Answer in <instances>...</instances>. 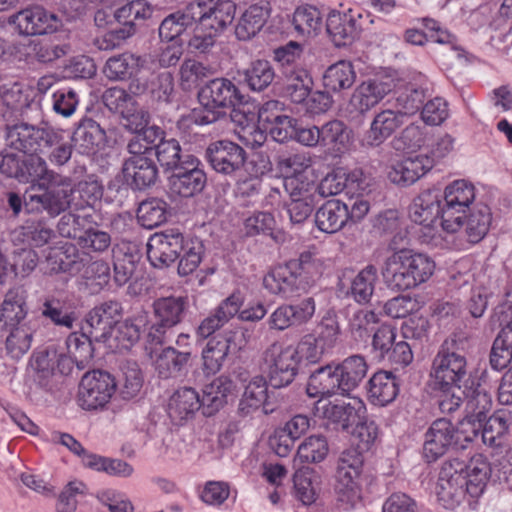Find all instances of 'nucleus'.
<instances>
[{
	"instance_id": "obj_38",
	"label": "nucleus",
	"mask_w": 512,
	"mask_h": 512,
	"mask_svg": "<svg viewBox=\"0 0 512 512\" xmlns=\"http://www.w3.org/2000/svg\"><path fill=\"white\" fill-rule=\"evenodd\" d=\"M262 405L264 406L265 412L268 413L267 381L264 377L257 376L246 386L239 402L238 411L241 416L245 417L259 409Z\"/></svg>"
},
{
	"instance_id": "obj_44",
	"label": "nucleus",
	"mask_w": 512,
	"mask_h": 512,
	"mask_svg": "<svg viewBox=\"0 0 512 512\" xmlns=\"http://www.w3.org/2000/svg\"><path fill=\"white\" fill-rule=\"evenodd\" d=\"M467 240L478 243L487 234L491 224L490 208L485 204L476 205L463 219Z\"/></svg>"
},
{
	"instance_id": "obj_31",
	"label": "nucleus",
	"mask_w": 512,
	"mask_h": 512,
	"mask_svg": "<svg viewBox=\"0 0 512 512\" xmlns=\"http://www.w3.org/2000/svg\"><path fill=\"white\" fill-rule=\"evenodd\" d=\"M176 170L170 178L171 190L174 193L188 198L204 189L207 178L203 170L197 167L186 169L182 166Z\"/></svg>"
},
{
	"instance_id": "obj_12",
	"label": "nucleus",
	"mask_w": 512,
	"mask_h": 512,
	"mask_svg": "<svg viewBox=\"0 0 512 512\" xmlns=\"http://www.w3.org/2000/svg\"><path fill=\"white\" fill-rule=\"evenodd\" d=\"M391 85L377 79L362 82L353 91L346 106V114L350 120L361 121L362 116L375 107L389 92Z\"/></svg>"
},
{
	"instance_id": "obj_21",
	"label": "nucleus",
	"mask_w": 512,
	"mask_h": 512,
	"mask_svg": "<svg viewBox=\"0 0 512 512\" xmlns=\"http://www.w3.org/2000/svg\"><path fill=\"white\" fill-rule=\"evenodd\" d=\"M264 287L273 294H281L288 298L300 291L310 288V282L304 281L298 273L288 266H279L268 273L263 279Z\"/></svg>"
},
{
	"instance_id": "obj_29",
	"label": "nucleus",
	"mask_w": 512,
	"mask_h": 512,
	"mask_svg": "<svg viewBox=\"0 0 512 512\" xmlns=\"http://www.w3.org/2000/svg\"><path fill=\"white\" fill-rule=\"evenodd\" d=\"M270 14L268 4L250 5L238 19L235 35L241 41L256 36L266 24Z\"/></svg>"
},
{
	"instance_id": "obj_48",
	"label": "nucleus",
	"mask_w": 512,
	"mask_h": 512,
	"mask_svg": "<svg viewBox=\"0 0 512 512\" xmlns=\"http://www.w3.org/2000/svg\"><path fill=\"white\" fill-rule=\"evenodd\" d=\"M490 365L495 370H502L512 360V321L508 322L499 332L493 342L490 357Z\"/></svg>"
},
{
	"instance_id": "obj_14",
	"label": "nucleus",
	"mask_w": 512,
	"mask_h": 512,
	"mask_svg": "<svg viewBox=\"0 0 512 512\" xmlns=\"http://www.w3.org/2000/svg\"><path fill=\"white\" fill-rule=\"evenodd\" d=\"M17 25L20 33L25 35H41L56 31L62 24L61 19L42 6L24 9L10 18Z\"/></svg>"
},
{
	"instance_id": "obj_23",
	"label": "nucleus",
	"mask_w": 512,
	"mask_h": 512,
	"mask_svg": "<svg viewBox=\"0 0 512 512\" xmlns=\"http://www.w3.org/2000/svg\"><path fill=\"white\" fill-rule=\"evenodd\" d=\"M455 429L450 420L439 418L435 420L426 432L424 456L429 462L441 457L453 442Z\"/></svg>"
},
{
	"instance_id": "obj_64",
	"label": "nucleus",
	"mask_w": 512,
	"mask_h": 512,
	"mask_svg": "<svg viewBox=\"0 0 512 512\" xmlns=\"http://www.w3.org/2000/svg\"><path fill=\"white\" fill-rule=\"evenodd\" d=\"M102 101L110 111L120 113L123 117H128L136 106L133 96L121 87L106 89L102 95Z\"/></svg>"
},
{
	"instance_id": "obj_36",
	"label": "nucleus",
	"mask_w": 512,
	"mask_h": 512,
	"mask_svg": "<svg viewBox=\"0 0 512 512\" xmlns=\"http://www.w3.org/2000/svg\"><path fill=\"white\" fill-rule=\"evenodd\" d=\"M370 401L378 406H385L395 400L399 392L396 377L387 371L375 373L368 382Z\"/></svg>"
},
{
	"instance_id": "obj_47",
	"label": "nucleus",
	"mask_w": 512,
	"mask_h": 512,
	"mask_svg": "<svg viewBox=\"0 0 512 512\" xmlns=\"http://www.w3.org/2000/svg\"><path fill=\"white\" fill-rule=\"evenodd\" d=\"M8 334L5 349L9 356L19 359L26 354L32 345L33 330L27 323L6 326Z\"/></svg>"
},
{
	"instance_id": "obj_13",
	"label": "nucleus",
	"mask_w": 512,
	"mask_h": 512,
	"mask_svg": "<svg viewBox=\"0 0 512 512\" xmlns=\"http://www.w3.org/2000/svg\"><path fill=\"white\" fill-rule=\"evenodd\" d=\"M205 157L217 173L235 175L244 166L246 151L232 141L219 140L208 145Z\"/></svg>"
},
{
	"instance_id": "obj_8",
	"label": "nucleus",
	"mask_w": 512,
	"mask_h": 512,
	"mask_svg": "<svg viewBox=\"0 0 512 512\" xmlns=\"http://www.w3.org/2000/svg\"><path fill=\"white\" fill-rule=\"evenodd\" d=\"M188 307L187 297L168 296L156 299L152 305L154 322L149 332L152 341L162 344L166 332L182 322Z\"/></svg>"
},
{
	"instance_id": "obj_30",
	"label": "nucleus",
	"mask_w": 512,
	"mask_h": 512,
	"mask_svg": "<svg viewBox=\"0 0 512 512\" xmlns=\"http://www.w3.org/2000/svg\"><path fill=\"white\" fill-rule=\"evenodd\" d=\"M195 4L189 3L183 9H179L167 15L159 26L161 40L170 42L182 35L196 22L194 16Z\"/></svg>"
},
{
	"instance_id": "obj_7",
	"label": "nucleus",
	"mask_w": 512,
	"mask_h": 512,
	"mask_svg": "<svg viewBox=\"0 0 512 512\" xmlns=\"http://www.w3.org/2000/svg\"><path fill=\"white\" fill-rule=\"evenodd\" d=\"M467 359L465 355L438 351L433 358L430 378L433 390L455 389L462 387L467 378Z\"/></svg>"
},
{
	"instance_id": "obj_52",
	"label": "nucleus",
	"mask_w": 512,
	"mask_h": 512,
	"mask_svg": "<svg viewBox=\"0 0 512 512\" xmlns=\"http://www.w3.org/2000/svg\"><path fill=\"white\" fill-rule=\"evenodd\" d=\"M46 152H49L48 159L51 164L61 167L71 159L73 146L65 140L61 130L52 127L44 141L43 153Z\"/></svg>"
},
{
	"instance_id": "obj_9",
	"label": "nucleus",
	"mask_w": 512,
	"mask_h": 512,
	"mask_svg": "<svg viewBox=\"0 0 512 512\" xmlns=\"http://www.w3.org/2000/svg\"><path fill=\"white\" fill-rule=\"evenodd\" d=\"M52 127L37 126L25 121L7 122L5 137L7 145L24 154H43L44 141Z\"/></svg>"
},
{
	"instance_id": "obj_57",
	"label": "nucleus",
	"mask_w": 512,
	"mask_h": 512,
	"mask_svg": "<svg viewBox=\"0 0 512 512\" xmlns=\"http://www.w3.org/2000/svg\"><path fill=\"white\" fill-rule=\"evenodd\" d=\"M66 346L79 370L89 367L94 351L90 337L84 333H71L66 340Z\"/></svg>"
},
{
	"instance_id": "obj_53",
	"label": "nucleus",
	"mask_w": 512,
	"mask_h": 512,
	"mask_svg": "<svg viewBox=\"0 0 512 512\" xmlns=\"http://www.w3.org/2000/svg\"><path fill=\"white\" fill-rule=\"evenodd\" d=\"M117 383L123 399L137 396L143 386V375L138 363L132 360L122 363Z\"/></svg>"
},
{
	"instance_id": "obj_51",
	"label": "nucleus",
	"mask_w": 512,
	"mask_h": 512,
	"mask_svg": "<svg viewBox=\"0 0 512 512\" xmlns=\"http://www.w3.org/2000/svg\"><path fill=\"white\" fill-rule=\"evenodd\" d=\"M329 453V445L325 436L311 435L304 439L297 449L294 464L320 463Z\"/></svg>"
},
{
	"instance_id": "obj_5",
	"label": "nucleus",
	"mask_w": 512,
	"mask_h": 512,
	"mask_svg": "<svg viewBox=\"0 0 512 512\" xmlns=\"http://www.w3.org/2000/svg\"><path fill=\"white\" fill-rule=\"evenodd\" d=\"M363 455L357 449L344 450L337 461L335 492L338 501L353 507L361 497L358 478L363 467Z\"/></svg>"
},
{
	"instance_id": "obj_39",
	"label": "nucleus",
	"mask_w": 512,
	"mask_h": 512,
	"mask_svg": "<svg viewBox=\"0 0 512 512\" xmlns=\"http://www.w3.org/2000/svg\"><path fill=\"white\" fill-rule=\"evenodd\" d=\"M57 349L47 347L33 353L29 365L32 377L41 387H47L56 374Z\"/></svg>"
},
{
	"instance_id": "obj_60",
	"label": "nucleus",
	"mask_w": 512,
	"mask_h": 512,
	"mask_svg": "<svg viewBox=\"0 0 512 512\" xmlns=\"http://www.w3.org/2000/svg\"><path fill=\"white\" fill-rule=\"evenodd\" d=\"M312 84V78L306 70H293L288 76L284 94L292 102L302 104L309 96Z\"/></svg>"
},
{
	"instance_id": "obj_16",
	"label": "nucleus",
	"mask_w": 512,
	"mask_h": 512,
	"mask_svg": "<svg viewBox=\"0 0 512 512\" xmlns=\"http://www.w3.org/2000/svg\"><path fill=\"white\" fill-rule=\"evenodd\" d=\"M315 313V301L308 297L295 305H280L269 317V328L284 331L293 325L308 322Z\"/></svg>"
},
{
	"instance_id": "obj_17",
	"label": "nucleus",
	"mask_w": 512,
	"mask_h": 512,
	"mask_svg": "<svg viewBox=\"0 0 512 512\" xmlns=\"http://www.w3.org/2000/svg\"><path fill=\"white\" fill-rule=\"evenodd\" d=\"M433 166V159L419 154L396 161L388 171L389 180L397 185L408 186L415 183Z\"/></svg>"
},
{
	"instance_id": "obj_34",
	"label": "nucleus",
	"mask_w": 512,
	"mask_h": 512,
	"mask_svg": "<svg viewBox=\"0 0 512 512\" xmlns=\"http://www.w3.org/2000/svg\"><path fill=\"white\" fill-rule=\"evenodd\" d=\"M143 60L130 52H124L107 59L103 74L111 81H126L131 79L142 66Z\"/></svg>"
},
{
	"instance_id": "obj_26",
	"label": "nucleus",
	"mask_w": 512,
	"mask_h": 512,
	"mask_svg": "<svg viewBox=\"0 0 512 512\" xmlns=\"http://www.w3.org/2000/svg\"><path fill=\"white\" fill-rule=\"evenodd\" d=\"M348 205L331 199L323 203L315 213L317 228L325 233H336L348 223Z\"/></svg>"
},
{
	"instance_id": "obj_18",
	"label": "nucleus",
	"mask_w": 512,
	"mask_h": 512,
	"mask_svg": "<svg viewBox=\"0 0 512 512\" xmlns=\"http://www.w3.org/2000/svg\"><path fill=\"white\" fill-rule=\"evenodd\" d=\"M407 249H399L387 257L381 266V275L386 286L394 291L413 289L411 274L409 273Z\"/></svg>"
},
{
	"instance_id": "obj_33",
	"label": "nucleus",
	"mask_w": 512,
	"mask_h": 512,
	"mask_svg": "<svg viewBox=\"0 0 512 512\" xmlns=\"http://www.w3.org/2000/svg\"><path fill=\"white\" fill-rule=\"evenodd\" d=\"M326 30L337 47L349 45L357 37L356 21L345 13L331 12L327 17Z\"/></svg>"
},
{
	"instance_id": "obj_40",
	"label": "nucleus",
	"mask_w": 512,
	"mask_h": 512,
	"mask_svg": "<svg viewBox=\"0 0 512 512\" xmlns=\"http://www.w3.org/2000/svg\"><path fill=\"white\" fill-rule=\"evenodd\" d=\"M105 139V132L100 125L92 120H83L73 133L72 141L82 154H92Z\"/></svg>"
},
{
	"instance_id": "obj_2",
	"label": "nucleus",
	"mask_w": 512,
	"mask_h": 512,
	"mask_svg": "<svg viewBox=\"0 0 512 512\" xmlns=\"http://www.w3.org/2000/svg\"><path fill=\"white\" fill-rule=\"evenodd\" d=\"M24 160L23 182H37L42 193L27 191L24 195V207L27 212L46 211L56 217L68 210L74 200L75 183L69 176L50 169L40 154H29Z\"/></svg>"
},
{
	"instance_id": "obj_10",
	"label": "nucleus",
	"mask_w": 512,
	"mask_h": 512,
	"mask_svg": "<svg viewBox=\"0 0 512 512\" xmlns=\"http://www.w3.org/2000/svg\"><path fill=\"white\" fill-rule=\"evenodd\" d=\"M115 387L114 378L107 372L86 373L79 385L78 401L80 406L86 410L103 407L110 400Z\"/></svg>"
},
{
	"instance_id": "obj_59",
	"label": "nucleus",
	"mask_w": 512,
	"mask_h": 512,
	"mask_svg": "<svg viewBox=\"0 0 512 512\" xmlns=\"http://www.w3.org/2000/svg\"><path fill=\"white\" fill-rule=\"evenodd\" d=\"M205 252L203 242L196 237L185 238L178 264V273L187 276L193 273L202 261Z\"/></svg>"
},
{
	"instance_id": "obj_37",
	"label": "nucleus",
	"mask_w": 512,
	"mask_h": 512,
	"mask_svg": "<svg viewBox=\"0 0 512 512\" xmlns=\"http://www.w3.org/2000/svg\"><path fill=\"white\" fill-rule=\"evenodd\" d=\"M234 390L233 382L226 376L215 378L205 386L202 396V413L205 416H212L227 401V396Z\"/></svg>"
},
{
	"instance_id": "obj_25",
	"label": "nucleus",
	"mask_w": 512,
	"mask_h": 512,
	"mask_svg": "<svg viewBox=\"0 0 512 512\" xmlns=\"http://www.w3.org/2000/svg\"><path fill=\"white\" fill-rule=\"evenodd\" d=\"M365 412L364 402L359 398H352L349 402L328 403L324 407L323 415L343 431H347L364 417Z\"/></svg>"
},
{
	"instance_id": "obj_56",
	"label": "nucleus",
	"mask_w": 512,
	"mask_h": 512,
	"mask_svg": "<svg viewBox=\"0 0 512 512\" xmlns=\"http://www.w3.org/2000/svg\"><path fill=\"white\" fill-rule=\"evenodd\" d=\"M41 315L54 325L71 329L75 321L74 313L65 301L55 296H46L40 307Z\"/></svg>"
},
{
	"instance_id": "obj_45",
	"label": "nucleus",
	"mask_w": 512,
	"mask_h": 512,
	"mask_svg": "<svg viewBox=\"0 0 512 512\" xmlns=\"http://www.w3.org/2000/svg\"><path fill=\"white\" fill-rule=\"evenodd\" d=\"M377 281L378 269L376 266L372 264L365 266L351 281L349 289L351 297L359 304L368 303L374 294Z\"/></svg>"
},
{
	"instance_id": "obj_6",
	"label": "nucleus",
	"mask_w": 512,
	"mask_h": 512,
	"mask_svg": "<svg viewBox=\"0 0 512 512\" xmlns=\"http://www.w3.org/2000/svg\"><path fill=\"white\" fill-rule=\"evenodd\" d=\"M441 209V226L448 233L463 227V219L475 199L474 186L465 180H456L445 188Z\"/></svg>"
},
{
	"instance_id": "obj_19",
	"label": "nucleus",
	"mask_w": 512,
	"mask_h": 512,
	"mask_svg": "<svg viewBox=\"0 0 512 512\" xmlns=\"http://www.w3.org/2000/svg\"><path fill=\"white\" fill-rule=\"evenodd\" d=\"M124 180L133 189L142 190L155 184L158 168L149 156H131L122 166Z\"/></svg>"
},
{
	"instance_id": "obj_20",
	"label": "nucleus",
	"mask_w": 512,
	"mask_h": 512,
	"mask_svg": "<svg viewBox=\"0 0 512 512\" xmlns=\"http://www.w3.org/2000/svg\"><path fill=\"white\" fill-rule=\"evenodd\" d=\"M342 385L334 363L317 368L313 371L306 385V393L310 398H329L342 395Z\"/></svg>"
},
{
	"instance_id": "obj_54",
	"label": "nucleus",
	"mask_w": 512,
	"mask_h": 512,
	"mask_svg": "<svg viewBox=\"0 0 512 512\" xmlns=\"http://www.w3.org/2000/svg\"><path fill=\"white\" fill-rule=\"evenodd\" d=\"M276 164L279 171L286 176L282 184L288 191L289 186H294L295 177L306 171L312 161L306 153H294L279 155Z\"/></svg>"
},
{
	"instance_id": "obj_28",
	"label": "nucleus",
	"mask_w": 512,
	"mask_h": 512,
	"mask_svg": "<svg viewBox=\"0 0 512 512\" xmlns=\"http://www.w3.org/2000/svg\"><path fill=\"white\" fill-rule=\"evenodd\" d=\"M202 398L190 387H183L174 392L168 404V414L173 421L187 420L202 408Z\"/></svg>"
},
{
	"instance_id": "obj_41",
	"label": "nucleus",
	"mask_w": 512,
	"mask_h": 512,
	"mask_svg": "<svg viewBox=\"0 0 512 512\" xmlns=\"http://www.w3.org/2000/svg\"><path fill=\"white\" fill-rule=\"evenodd\" d=\"M190 356V352L178 351L171 346L164 348L155 359L158 376L162 379L177 377L187 365Z\"/></svg>"
},
{
	"instance_id": "obj_22",
	"label": "nucleus",
	"mask_w": 512,
	"mask_h": 512,
	"mask_svg": "<svg viewBox=\"0 0 512 512\" xmlns=\"http://www.w3.org/2000/svg\"><path fill=\"white\" fill-rule=\"evenodd\" d=\"M242 305L243 297L241 293H232L209 316L201 321L196 330L197 335L201 338H208L237 315Z\"/></svg>"
},
{
	"instance_id": "obj_46",
	"label": "nucleus",
	"mask_w": 512,
	"mask_h": 512,
	"mask_svg": "<svg viewBox=\"0 0 512 512\" xmlns=\"http://www.w3.org/2000/svg\"><path fill=\"white\" fill-rule=\"evenodd\" d=\"M356 80L354 67L349 61H339L325 71L324 87L333 92H340L352 87Z\"/></svg>"
},
{
	"instance_id": "obj_27",
	"label": "nucleus",
	"mask_w": 512,
	"mask_h": 512,
	"mask_svg": "<svg viewBox=\"0 0 512 512\" xmlns=\"http://www.w3.org/2000/svg\"><path fill=\"white\" fill-rule=\"evenodd\" d=\"M403 125V117L397 111L386 109L375 115L370 129L365 135L366 145L376 147L389 138L400 126Z\"/></svg>"
},
{
	"instance_id": "obj_35",
	"label": "nucleus",
	"mask_w": 512,
	"mask_h": 512,
	"mask_svg": "<svg viewBox=\"0 0 512 512\" xmlns=\"http://www.w3.org/2000/svg\"><path fill=\"white\" fill-rule=\"evenodd\" d=\"M28 312L26 304V291L21 286L10 288L1 304L0 321L5 326L22 324Z\"/></svg>"
},
{
	"instance_id": "obj_63",
	"label": "nucleus",
	"mask_w": 512,
	"mask_h": 512,
	"mask_svg": "<svg viewBox=\"0 0 512 512\" xmlns=\"http://www.w3.org/2000/svg\"><path fill=\"white\" fill-rule=\"evenodd\" d=\"M292 23L300 35L310 36L320 29L322 15L314 6L299 7L294 12Z\"/></svg>"
},
{
	"instance_id": "obj_62",
	"label": "nucleus",
	"mask_w": 512,
	"mask_h": 512,
	"mask_svg": "<svg viewBox=\"0 0 512 512\" xmlns=\"http://www.w3.org/2000/svg\"><path fill=\"white\" fill-rule=\"evenodd\" d=\"M409 273L414 287L426 282L433 274L435 263L428 256L407 249L406 255Z\"/></svg>"
},
{
	"instance_id": "obj_11",
	"label": "nucleus",
	"mask_w": 512,
	"mask_h": 512,
	"mask_svg": "<svg viewBox=\"0 0 512 512\" xmlns=\"http://www.w3.org/2000/svg\"><path fill=\"white\" fill-rule=\"evenodd\" d=\"M184 245V235L174 229L153 234L147 243V257L157 268L168 267L179 259Z\"/></svg>"
},
{
	"instance_id": "obj_15",
	"label": "nucleus",
	"mask_w": 512,
	"mask_h": 512,
	"mask_svg": "<svg viewBox=\"0 0 512 512\" xmlns=\"http://www.w3.org/2000/svg\"><path fill=\"white\" fill-rule=\"evenodd\" d=\"M193 3L200 9L198 19L213 33L224 31L235 18L236 4L232 0H195Z\"/></svg>"
},
{
	"instance_id": "obj_24",
	"label": "nucleus",
	"mask_w": 512,
	"mask_h": 512,
	"mask_svg": "<svg viewBox=\"0 0 512 512\" xmlns=\"http://www.w3.org/2000/svg\"><path fill=\"white\" fill-rule=\"evenodd\" d=\"M441 199L442 194L438 189L422 191L410 205L411 220L420 225H432L439 217L441 218Z\"/></svg>"
},
{
	"instance_id": "obj_61",
	"label": "nucleus",
	"mask_w": 512,
	"mask_h": 512,
	"mask_svg": "<svg viewBox=\"0 0 512 512\" xmlns=\"http://www.w3.org/2000/svg\"><path fill=\"white\" fill-rule=\"evenodd\" d=\"M320 147L340 150L348 141L346 125L337 119L319 126Z\"/></svg>"
},
{
	"instance_id": "obj_50",
	"label": "nucleus",
	"mask_w": 512,
	"mask_h": 512,
	"mask_svg": "<svg viewBox=\"0 0 512 512\" xmlns=\"http://www.w3.org/2000/svg\"><path fill=\"white\" fill-rule=\"evenodd\" d=\"M276 220L270 212H255L244 222V230L247 236L269 235L276 242H283L285 234L282 231H275Z\"/></svg>"
},
{
	"instance_id": "obj_42",
	"label": "nucleus",
	"mask_w": 512,
	"mask_h": 512,
	"mask_svg": "<svg viewBox=\"0 0 512 512\" xmlns=\"http://www.w3.org/2000/svg\"><path fill=\"white\" fill-rule=\"evenodd\" d=\"M231 339L226 336L211 338L202 351L203 368L207 374L219 372L229 354Z\"/></svg>"
},
{
	"instance_id": "obj_3",
	"label": "nucleus",
	"mask_w": 512,
	"mask_h": 512,
	"mask_svg": "<svg viewBox=\"0 0 512 512\" xmlns=\"http://www.w3.org/2000/svg\"><path fill=\"white\" fill-rule=\"evenodd\" d=\"M198 98L203 111L195 115V122L201 125L216 122L225 114V109L244 101L237 86L227 78L210 80L200 89Z\"/></svg>"
},
{
	"instance_id": "obj_58",
	"label": "nucleus",
	"mask_w": 512,
	"mask_h": 512,
	"mask_svg": "<svg viewBox=\"0 0 512 512\" xmlns=\"http://www.w3.org/2000/svg\"><path fill=\"white\" fill-rule=\"evenodd\" d=\"M168 204L159 198H151L143 201L137 210V218L140 224L148 229H153L167 219Z\"/></svg>"
},
{
	"instance_id": "obj_1",
	"label": "nucleus",
	"mask_w": 512,
	"mask_h": 512,
	"mask_svg": "<svg viewBox=\"0 0 512 512\" xmlns=\"http://www.w3.org/2000/svg\"><path fill=\"white\" fill-rule=\"evenodd\" d=\"M490 474V464L482 454L474 455L467 463L459 458L445 461L438 477V501L451 510L465 499L469 505L476 503L486 488Z\"/></svg>"
},
{
	"instance_id": "obj_43",
	"label": "nucleus",
	"mask_w": 512,
	"mask_h": 512,
	"mask_svg": "<svg viewBox=\"0 0 512 512\" xmlns=\"http://www.w3.org/2000/svg\"><path fill=\"white\" fill-rule=\"evenodd\" d=\"M511 419V413L504 409L498 410L491 415L485 420V424L483 425V442L490 446H502L509 433Z\"/></svg>"
},
{
	"instance_id": "obj_49",
	"label": "nucleus",
	"mask_w": 512,
	"mask_h": 512,
	"mask_svg": "<svg viewBox=\"0 0 512 512\" xmlns=\"http://www.w3.org/2000/svg\"><path fill=\"white\" fill-rule=\"evenodd\" d=\"M121 305L117 301H107L92 309L87 322L91 328L98 330L101 335L108 333L120 317Z\"/></svg>"
},
{
	"instance_id": "obj_32",
	"label": "nucleus",
	"mask_w": 512,
	"mask_h": 512,
	"mask_svg": "<svg viewBox=\"0 0 512 512\" xmlns=\"http://www.w3.org/2000/svg\"><path fill=\"white\" fill-rule=\"evenodd\" d=\"M342 385V396L353 391L367 375L368 364L363 356L352 355L335 364Z\"/></svg>"
},
{
	"instance_id": "obj_55",
	"label": "nucleus",
	"mask_w": 512,
	"mask_h": 512,
	"mask_svg": "<svg viewBox=\"0 0 512 512\" xmlns=\"http://www.w3.org/2000/svg\"><path fill=\"white\" fill-rule=\"evenodd\" d=\"M275 79V70L268 60L258 59L252 61L244 71V81L253 91H263Z\"/></svg>"
},
{
	"instance_id": "obj_4",
	"label": "nucleus",
	"mask_w": 512,
	"mask_h": 512,
	"mask_svg": "<svg viewBox=\"0 0 512 512\" xmlns=\"http://www.w3.org/2000/svg\"><path fill=\"white\" fill-rule=\"evenodd\" d=\"M262 360L269 384L274 388L290 385L298 373L299 351L292 345L274 342L265 349Z\"/></svg>"
}]
</instances>
